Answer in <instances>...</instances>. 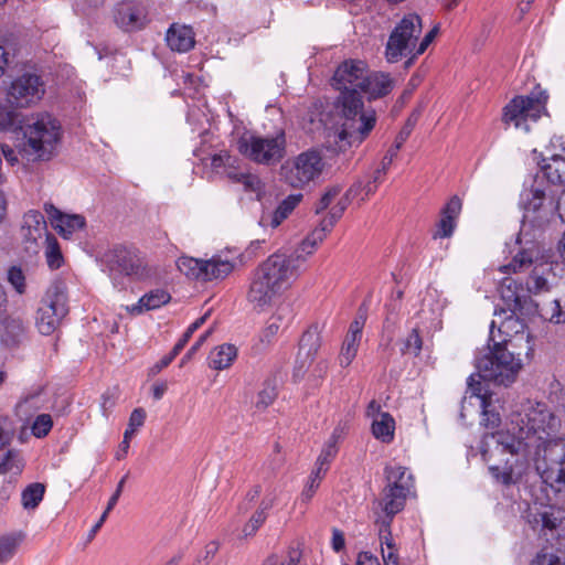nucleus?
Returning <instances> with one entry per match:
<instances>
[{
    "label": "nucleus",
    "instance_id": "nucleus-1",
    "mask_svg": "<svg viewBox=\"0 0 565 565\" xmlns=\"http://www.w3.org/2000/svg\"><path fill=\"white\" fill-rule=\"evenodd\" d=\"M561 419L543 402L527 399L510 415L508 428L484 436L481 455L491 477L515 484L533 461L543 482L565 488V438L557 437Z\"/></svg>",
    "mask_w": 565,
    "mask_h": 565
},
{
    "label": "nucleus",
    "instance_id": "nucleus-2",
    "mask_svg": "<svg viewBox=\"0 0 565 565\" xmlns=\"http://www.w3.org/2000/svg\"><path fill=\"white\" fill-rule=\"evenodd\" d=\"M367 66L363 61L343 62L334 72L332 85L340 92L338 103L343 117L342 129L338 134L340 142L361 143L376 122L373 110H363L361 89L366 81Z\"/></svg>",
    "mask_w": 565,
    "mask_h": 565
},
{
    "label": "nucleus",
    "instance_id": "nucleus-3",
    "mask_svg": "<svg viewBox=\"0 0 565 565\" xmlns=\"http://www.w3.org/2000/svg\"><path fill=\"white\" fill-rule=\"evenodd\" d=\"M300 258L276 253L259 264L250 279L248 303L255 310L269 307L299 276Z\"/></svg>",
    "mask_w": 565,
    "mask_h": 565
},
{
    "label": "nucleus",
    "instance_id": "nucleus-4",
    "mask_svg": "<svg viewBox=\"0 0 565 565\" xmlns=\"http://www.w3.org/2000/svg\"><path fill=\"white\" fill-rule=\"evenodd\" d=\"M515 347L513 339L493 341V348L476 359L478 377L505 386L513 383L522 369L521 353L514 352Z\"/></svg>",
    "mask_w": 565,
    "mask_h": 565
},
{
    "label": "nucleus",
    "instance_id": "nucleus-5",
    "mask_svg": "<svg viewBox=\"0 0 565 565\" xmlns=\"http://www.w3.org/2000/svg\"><path fill=\"white\" fill-rule=\"evenodd\" d=\"M501 300L509 312H519L521 316H540L555 323L565 322V305L557 298L547 303H539L527 295L526 288L513 277H504L500 284Z\"/></svg>",
    "mask_w": 565,
    "mask_h": 565
},
{
    "label": "nucleus",
    "instance_id": "nucleus-6",
    "mask_svg": "<svg viewBox=\"0 0 565 565\" xmlns=\"http://www.w3.org/2000/svg\"><path fill=\"white\" fill-rule=\"evenodd\" d=\"M23 143L19 153L26 160H49L55 153L61 139V126L49 114L39 115L35 120L25 128Z\"/></svg>",
    "mask_w": 565,
    "mask_h": 565
},
{
    "label": "nucleus",
    "instance_id": "nucleus-7",
    "mask_svg": "<svg viewBox=\"0 0 565 565\" xmlns=\"http://www.w3.org/2000/svg\"><path fill=\"white\" fill-rule=\"evenodd\" d=\"M287 140L284 129L274 134H245L237 140L238 152L248 160L271 167L286 156Z\"/></svg>",
    "mask_w": 565,
    "mask_h": 565
},
{
    "label": "nucleus",
    "instance_id": "nucleus-8",
    "mask_svg": "<svg viewBox=\"0 0 565 565\" xmlns=\"http://www.w3.org/2000/svg\"><path fill=\"white\" fill-rule=\"evenodd\" d=\"M423 31L422 19L416 13L406 14L392 30L386 46L385 58L388 63H397L407 57V66L416 58L418 40Z\"/></svg>",
    "mask_w": 565,
    "mask_h": 565
},
{
    "label": "nucleus",
    "instance_id": "nucleus-9",
    "mask_svg": "<svg viewBox=\"0 0 565 565\" xmlns=\"http://www.w3.org/2000/svg\"><path fill=\"white\" fill-rule=\"evenodd\" d=\"M324 161L320 151L308 149L288 158L279 169L280 179L295 189H303L323 172Z\"/></svg>",
    "mask_w": 565,
    "mask_h": 565
},
{
    "label": "nucleus",
    "instance_id": "nucleus-10",
    "mask_svg": "<svg viewBox=\"0 0 565 565\" xmlns=\"http://www.w3.org/2000/svg\"><path fill=\"white\" fill-rule=\"evenodd\" d=\"M68 313L66 286L53 282L46 290L35 315V327L41 334H52Z\"/></svg>",
    "mask_w": 565,
    "mask_h": 565
},
{
    "label": "nucleus",
    "instance_id": "nucleus-11",
    "mask_svg": "<svg viewBox=\"0 0 565 565\" xmlns=\"http://www.w3.org/2000/svg\"><path fill=\"white\" fill-rule=\"evenodd\" d=\"M548 95L540 86L527 96L514 97L503 109V121L524 132L530 131L529 121H536L545 111Z\"/></svg>",
    "mask_w": 565,
    "mask_h": 565
},
{
    "label": "nucleus",
    "instance_id": "nucleus-12",
    "mask_svg": "<svg viewBox=\"0 0 565 565\" xmlns=\"http://www.w3.org/2000/svg\"><path fill=\"white\" fill-rule=\"evenodd\" d=\"M45 94V83L33 72H24L10 81L4 88L6 102L21 109L35 106Z\"/></svg>",
    "mask_w": 565,
    "mask_h": 565
},
{
    "label": "nucleus",
    "instance_id": "nucleus-13",
    "mask_svg": "<svg viewBox=\"0 0 565 565\" xmlns=\"http://www.w3.org/2000/svg\"><path fill=\"white\" fill-rule=\"evenodd\" d=\"M51 236L47 233L44 216L40 212L32 210L24 214L21 237L23 249L30 257L38 255Z\"/></svg>",
    "mask_w": 565,
    "mask_h": 565
},
{
    "label": "nucleus",
    "instance_id": "nucleus-14",
    "mask_svg": "<svg viewBox=\"0 0 565 565\" xmlns=\"http://www.w3.org/2000/svg\"><path fill=\"white\" fill-rule=\"evenodd\" d=\"M107 268L113 277L117 274L136 278L147 275L145 260L135 252L126 248H115L107 256Z\"/></svg>",
    "mask_w": 565,
    "mask_h": 565
},
{
    "label": "nucleus",
    "instance_id": "nucleus-15",
    "mask_svg": "<svg viewBox=\"0 0 565 565\" xmlns=\"http://www.w3.org/2000/svg\"><path fill=\"white\" fill-rule=\"evenodd\" d=\"M115 23L124 31H136L142 29L147 20L145 7L134 2H121L114 11Z\"/></svg>",
    "mask_w": 565,
    "mask_h": 565
},
{
    "label": "nucleus",
    "instance_id": "nucleus-16",
    "mask_svg": "<svg viewBox=\"0 0 565 565\" xmlns=\"http://www.w3.org/2000/svg\"><path fill=\"white\" fill-rule=\"evenodd\" d=\"M546 189L535 181L530 188L524 189L521 193L520 205L524 210V220L531 223L540 222L542 220L539 213L545 212L546 206Z\"/></svg>",
    "mask_w": 565,
    "mask_h": 565
},
{
    "label": "nucleus",
    "instance_id": "nucleus-17",
    "mask_svg": "<svg viewBox=\"0 0 565 565\" xmlns=\"http://www.w3.org/2000/svg\"><path fill=\"white\" fill-rule=\"evenodd\" d=\"M497 320H493L490 326V340L495 341L493 328L499 323L498 332L505 339H512V335H520V340H523L524 331V319L531 316H521L519 312H509L505 309L494 311Z\"/></svg>",
    "mask_w": 565,
    "mask_h": 565
},
{
    "label": "nucleus",
    "instance_id": "nucleus-18",
    "mask_svg": "<svg viewBox=\"0 0 565 565\" xmlns=\"http://www.w3.org/2000/svg\"><path fill=\"white\" fill-rule=\"evenodd\" d=\"M321 344V337L318 327L309 328L301 337L299 342V356L305 355V360L299 366H296L295 375H302L307 365L311 363Z\"/></svg>",
    "mask_w": 565,
    "mask_h": 565
},
{
    "label": "nucleus",
    "instance_id": "nucleus-19",
    "mask_svg": "<svg viewBox=\"0 0 565 565\" xmlns=\"http://www.w3.org/2000/svg\"><path fill=\"white\" fill-rule=\"evenodd\" d=\"M408 493L409 491L406 490V486H386L380 502L385 513L384 518L393 519L404 508Z\"/></svg>",
    "mask_w": 565,
    "mask_h": 565
},
{
    "label": "nucleus",
    "instance_id": "nucleus-20",
    "mask_svg": "<svg viewBox=\"0 0 565 565\" xmlns=\"http://www.w3.org/2000/svg\"><path fill=\"white\" fill-rule=\"evenodd\" d=\"M168 46L172 51L188 52L194 46V33L190 26L172 24L166 34Z\"/></svg>",
    "mask_w": 565,
    "mask_h": 565
},
{
    "label": "nucleus",
    "instance_id": "nucleus-21",
    "mask_svg": "<svg viewBox=\"0 0 565 565\" xmlns=\"http://www.w3.org/2000/svg\"><path fill=\"white\" fill-rule=\"evenodd\" d=\"M394 87V79L385 73L367 71L366 81L361 92L369 95L370 99L383 97L391 93Z\"/></svg>",
    "mask_w": 565,
    "mask_h": 565
},
{
    "label": "nucleus",
    "instance_id": "nucleus-22",
    "mask_svg": "<svg viewBox=\"0 0 565 565\" xmlns=\"http://www.w3.org/2000/svg\"><path fill=\"white\" fill-rule=\"evenodd\" d=\"M561 512L554 507H532L529 509L527 519L534 529L554 530L561 522Z\"/></svg>",
    "mask_w": 565,
    "mask_h": 565
},
{
    "label": "nucleus",
    "instance_id": "nucleus-23",
    "mask_svg": "<svg viewBox=\"0 0 565 565\" xmlns=\"http://www.w3.org/2000/svg\"><path fill=\"white\" fill-rule=\"evenodd\" d=\"M169 292L163 289H154L142 296L136 305H132L128 310L132 315H140L145 311L154 310L170 301Z\"/></svg>",
    "mask_w": 565,
    "mask_h": 565
},
{
    "label": "nucleus",
    "instance_id": "nucleus-24",
    "mask_svg": "<svg viewBox=\"0 0 565 565\" xmlns=\"http://www.w3.org/2000/svg\"><path fill=\"white\" fill-rule=\"evenodd\" d=\"M234 269V264L220 256H214L203 262L202 280L209 281L213 279H223L228 276Z\"/></svg>",
    "mask_w": 565,
    "mask_h": 565
},
{
    "label": "nucleus",
    "instance_id": "nucleus-25",
    "mask_svg": "<svg viewBox=\"0 0 565 565\" xmlns=\"http://www.w3.org/2000/svg\"><path fill=\"white\" fill-rule=\"evenodd\" d=\"M275 501L276 497L274 494H268L262 500L258 509L243 527L245 536H253L264 524L267 519V512L274 507Z\"/></svg>",
    "mask_w": 565,
    "mask_h": 565
},
{
    "label": "nucleus",
    "instance_id": "nucleus-26",
    "mask_svg": "<svg viewBox=\"0 0 565 565\" xmlns=\"http://www.w3.org/2000/svg\"><path fill=\"white\" fill-rule=\"evenodd\" d=\"M542 171L552 184H565V160L557 154H551L543 159Z\"/></svg>",
    "mask_w": 565,
    "mask_h": 565
},
{
    "label": "nucleus",
    "instance_id": "nucleus-27",
    "mask_svg": "<svg viewBox=\"0 0 565 565\" xmlns=\"http://www.w3.org/2000/svg\"><path fill=\"white\" fill-rule=\"evenodd\" d=\"M536 254L533 247H522L509 264L501 266L499 269L503 274L525 271L532 266Z\"/></svg>",
    "mask_w": 565,
    "mask_h": 565
},
{
    "label": "nucleus",
    "instance_id": "nucleus-28",
    "mask_svg": "<svg viewBox=\"0 0 565 565\" xmlns=\"http://www.w3.org/2000/svg\"><path fill=\"white\" fill-rule=\"evenodd\" d=\"M24 540L22 532H12L0 535V564L11 561Z\"/></svg>",
    "mask_w": 565,
    "mask_h": 565
},
{
    "label": "nucleus",
    "instance_id": "nucleus-29",
    "mask_svg": "<svg viewBox=\"0 0 565 565\" xmlns=\"http://www.w3.org/2000/svg\"><path fill=\"white\" fill-rule=\"evenodd\" d=\"M237 355V350L232 344H223L213 350L210 354V366L215 370L228 367Z\"/></svg>",
    "mask_w": 565,
    "mask_h": 565
},
{
    "label": "nucleus",
    "instance_id": "nucleus-30",
    "mask_svg": "<svg viewBox=\"0 0 565 565\" xmlns=\"http://www.w3.org/2000/svg\"><path fill=\"white\" fill-rule=\"evenodd\" d=\"M395 423L388 413H382L379 418L372 423L373 436L383 441L391 443L394 437Z\"/></svg>",
    "mask_w": 565,
    "mask_h": 565
},
{
    "label": "nucleus",
    "instance_id": "nucleus-31",
    "mask_svg": "<svg viewBox=\"0 0 565 565\" xmlns=\"http://www.w3.org/2000/svg\"><path fill=\"white\" fill-rule=\"evenodd\" d=\"M302 200V194H291L280 202L275 212L269 215L268 225L278 227Z\"/></svg>",
    "mask_w": 565,
    "mask_h": 565
},
{
    "label": "nucleus",
    "instance_id": "nucleus-32",
    "mask_svg": "<svg viewBox=\"0 0 565 565\" xmlns=\"http://www.w3.org/2000/svg\"><path fill=\"white\" fill-rule=\"evenodd\" d=\"M20 108L10 106L6 100L0 103V130H15L21 127Z\"/></svg>",
    "mask_w": 565,
    "mask_h": 565
},
{
    "label": "nucleus",
    "instance_id": "nucleus-33",
    "mask_svg": "<svg viewBox=\"0 0 565 565\" xmlns=\"http://www.w3.org/2000/svg\"><path fill=\"white\" fill-rule=\"evenodd\" d=\"M45 486L41 482H33L24 488L21 493V503L25 510H34L43 500Z\"/></svg>",
    "mask_w": 565,
    "mask_h": 565
},
{
    "label": "nucleus",
    "instance_id": "nucleus-34",
    "mask_svg": "<svg viewBox=\"0 0 565 565\" xmlns=\"http://www.w3.org/2000/svg\"><path fill=\"white\" fill-rule=\"evenodd\" d=\"M24 467V460L21 454L10 449L0 456V473L19 475Z\"/></svg>",
    "mask_w": 565,
    "mask_h": 565
},
{
    "label": "nucleus",
    "instance_id": "nucleus-35",
    "mask_svg": "<svg viewBox=\"0 0 565 565\" xmlns=\"http://www.w3.org/2000/svg\"><path fill=\"white\" fill-rule=\"evenodd\" d=\"M84 225H85V218L82 215L63 214L62 216H60V218L56 222V225L54 227L58 231V233L62 236L67 238L75 231L83 228Z\"/></svg>",
    "mask_w": 565,
    "mask_h": 565
},
{
    "label": "nucleus",
    "instance_id": "nucleus-36",
    "mask_svg": "<svg viewBox=\"0 0 565 565\" xmlns=\"http://www.w3.org/2000/svg\"><path fill=\"white\" fill-rule=\"evenodd\" d=\"M203 262L204 259L182 256L178 259L177 266L189 278L202 280Z\"/></svg>",
    "mask_w": 565,
    "mask_h": 565
},
{
    "label": "nucleus",
    "instance_id": "nucleus-37",
    "mask_svg": "<svg viewBox=\"0 0 565 565\" xmlns=\"http://www.w3.org/2000/svg\"><path fill=\"white\" fill-rule=\"evenodd\" d=\"M385 475L387 486H406V490L411 491V488L413 487V478L407 473V469L405 467H386Z\"/></svg>",
    "mask_w": 565,
    "mask_h": 565
},
{
    "label": "nucleus",
    "instance_id": "nucleus-38",
    "mask_svg": "<svg viewBox=\"0 0 565 565\" xmlns=\"http://www.w3.org/2000/svg\"><path fill=\"white\" fill-rule=\"evenodd\" d=\"M227 177L234 182L242 183L247 191L255 192L257 194L263 191L264 184L256 174L228 171Z\"/></svg>",
    "mask_w": 565,
    "mask_h": 565
},
{
    "label": "nucleus",
    "instance_id": "nucleus-39",
    "mask_svg": "<svg viewBox=\"0 0 565 565\" xmlns=\"http://www.w3.org/2000/svg\"><path fill=\"white\" fill-rule=\"evenodd\" d=\"M360 342V339L345 335L339 354V364L342 367H347L352 363L356 356Z\"/></svg>",
    "mask_w": 565,
    "mask_h": 565
},
{
    "label": "nucleus",
    "instance_id": "nucleus-40",
    "mask_svg": "<svg viewBox=\"0 0 565 565\" xmlns=\"http://www.w3.org/2000/svg\"><path fill=\"white\" fill-rule=\"evenodd\" d=\"M47 266L57 269L63 264V256L56 238L52 235L43 245Z\"/></svg>",
    "mask_w": 565,
    "mask_h": 565
},
{
    "label": "nucleus",
    "instance_id": "nucleus-41",
    "mask_svg": "<svg viewBox=\"0 0 565 565\" xmlns=\"http://www.w3.org/2000/svg\"><path fill=\"white\" fill-rule=\"evenodd\" d=\"M146 419V412L142 408H135L129 417L128 427L124 433V448H129L130 439L137 431L139 427H141Z\"/></svg>",
    "mask_w": 565,
    "mask_h": 565
},
{
    "label": "nucleus",
    "instance_id": "nucleus-42",
    "mask_svg": "<svg viewBox=\"0 0 565 565\" xmlns=\"http://www.w3.org/2000/svg\"><path fill=\"white\" fill-rule=\"evenodd\" d=\"M526 291L527 295L532 298V296H540L544 292L550 291V284L547 279L539 274L537 269L535 268L532 273V275L529 277L526 281Z\"/></svg>",
    "mask_w": 565,
    "mask_h": 565
},
{
    "label": "nucleus",
    "instance_id": "nucleus-43",
    "mask_svg": "<svg viewBox=\"0 0 565 565\" xmlns=\"http://www.w3.org/2000/svg\"><path fill=\"white\" fill-rule=\"evenodd\" d=\"M277 397L276 385L271 381H266L263 388L258 392L255 406L257 409H266Z\"/></svg>",
    "mask_w": 565,
    "mask_h": 565
},
{
    "label": "nucleus",
    "instance_id": "nucleus-44",
    "mask_svg": "<svg viewBox=\"0 0 565 565\" xmlns=\"http://www.w3.org/2000/svg\"><path fill=\"white\" fill-rule=\"evenodd\" d=\"M476 376L477 375L472 374L468 379V390L471 392V396L469 397V399H471L472 397H476L478 399L479 404H481V398L490 399V396H488L487 394H482V390H483L482 383L480 380H476ZM467 403H468V398L465 397L462 399L461 411H460L461 419H465V417H466L465 411H466ZM469 403H470V401H469Z\"/></svg>",
    "mask_w": 565,
    "mask_h": 565
},
{
    "label": "nucleus",
    "instance_id": "nucleus-45",
    "mask_svg": "<svg viewBox=\"0 0 565 565\" xmlns=\"http://www.w3.org/2000/svg\"><path fill=\"white\" fill-rule=\"evenodd\" d=\"M491 402L489 398H481L479 407L482 409L481 424L487 428H495L501 423L500 414L490 409Z\"/></svg>",
    "mask_w": 565,
    "mask_h": 565
},
{
    "label": "nucleus",
    "instance_id": "nucleus-46",
    "mask_svg": "<svg viewBox=\"0 0 565 565\" xmlns=\"http://www.w3.org/2000/svg\"><path fill=\"white\" fill-rule=\"evenodd\" d=\"M52 426H53V420H52L51 415L40 414L34 419V422L31 426V431L35 437L42 438V437H45L50 433V430L52 429Z\"/></svg>",
    "mask_w": 565,
    "mask_h": 565
},
{
    "label": "nucleus",
    "instance_id": "nucleus-47",
    "mask_svg": "<svg viewBox=\"0 0 565 565\" xmlns=\"http://www.w3.org/2000/svg\"><path fill=\"white\" fill-rule=\"evenodd\" d=\"M236 161H237V159L232 157L227 152H220L212 157L211 166L215 170L223 168L224 172L227 174L228 171H236L235 170Z\"/></svg>",
    "mask_w": 565,
    "mask_h": 565
},
{
    "label": "nucleus",
    "instance_id": "nucleus-48",
    "mask_svg": "<svg viewBox=\"0 0 565 565\" xmlns=\"http://www.w3.org/2000/svg\"><path fill=\"white\" fill-rule=\"evenodd\" d=\"M548 398L554 404L556 411L565 415V387L559 382L551 385Z\"/></svg>",
    "mask_w": 565,
    "mask_h": 565
},
{
    "label": "nucleus",
    "instance_id": "nucleus-49",
    "mask_svg": "<svg viewBox=\"0 0 565 565\" xmlns=\"http://www.w3.org/2000/svg\"><path fill=\"white\" fill-rule=\"evenodd\" d=\"M423 341L420 335L418 334V331L416 329H413L412 332L407 335L406 340L404 341V348L402 349V352L404 354H413L418 355L422 350Z\"/></svg>",
    "mask_w": 565,
    "mask_h": 565
},
{
    "label": "nucleus",
    "instance_id": "nucleus-50",
    "mask_svg": "<svg viewBox=\"0 0 565 565\" xmlns=\"http://www.w3.org/2000/svg\"><path fill=\"white\" fill-rule=\"evenodd\" d=\"M321 242L322 241H316L313 238V232L301 242L299 248L296 250V254L292 255V256L301 255V258L299 262V268L301 267V264L306 260V256L311 255L313 253V250L316 249L317 245Z\"/></svg>",
    "mask_w": 565,
    "mask_h": 565
},
{
    "label": "nucleus",
    "instance_id": "nucleus-51",
    "mask_svg": "<svg viewBox=\"0 0 565 565\" xmlns=\"http://www.w3.org/2000/svg\"><path fill=\"white\" fill-rule=\"evenodd\" d=\"M8 280L19 294L25 291V277L21 268L11 267L8 270Z\"/></svg>",
    "mask_w": 565,
    "mask_h": 565
},
{
    "label": "nucleus",
    "instance_id": "nucleus-52",
    "mask_svg": "<svg viewBox=\"0 0 565 565\" xmlns=\"http://www.w3.org/2000/svg\"><path fill=\"white\" fill-rule=\"evenodd\" d=\"M393 519L390 518H381L376 521L379 525V541L381 545V550H384V544L393 540L391 523Z\"/></svg>",
    "mask_w": 565,
    "mask_h": 565
},
{
    "label": "nucleus",
    "instance_id": "nucleus-53",
    "mask_svg": "<svg viewBox=\"0 0 565 565\" xmlns=\"http://www.w3.org/2000/svg\"><path fill=\"white\" fill-rule=\"evenodd\" d=\"M13 435L12 423L7 417H0V449L11 443Z\"/></svg>",
    "mask_w": 565,
    "mask_h": 565
},
{
    "label": "nucleus",
    "instance_id": "nucleus-54",
    "mask_svg": "<svg viewBox=\"0 0 565 565\" xmlns=\"http://www.w3.org/2000/svg\"><path fill=\"white\" fill-rule=\"evenodd\" d=\"M25 326L20 318H7L4 320V330L8 334L12 335V340H15L19 335L24 332Z\"/></svg>",
    "mask_w": 565,
    "mask_h": 565
},
{
    "label": "nucleus",
    "instance_id": "nucleus-55",
    "mask_svg": "<svg viewBox=\"0 0 565 565\" xmlns=\"http://www.w3.org/2000/svg\"><path fill=\"white\" fill-rule=\"evenodd\" d=\"M456 226V221L449 216L441 215V218L437 225V231L434 234V238L437 237H450Z\"/></svg>",
    "mask_w": 565,
    "mask_h": 565
},
{
    "label": "nucleus",
    "instance_id": "nucleus-56",
    "mask_svg": "<svg viewBox=\"0 0 565 565\" xmlns=\"http://www.w3.org/2000/svg\"><path fill=\"white\" fill-rule=\"evenodd\" d=\"M281 327V317L273 316L267 321V324L263 331L262 340L270 341L273 337L277 334Z\"/></svg>",
    "mask_w": 565,
    "mask_h": 565
},
{
    "label": "nucleus",
    "instance_id": "nucleus-57",
    "mask_svg": "<svg viewBox=\"0 0 565 565\" xmlns=\"http://www.w3.org/2000/svg\"><path fill=\"white\" fill-rule=\"evenodd\" d=\"M550 156L557 154L565 160V134L555 135L550 142Z\"/></svg>",
    "mask_w": 565,
    "mask_h": 565
},
{
    "label": "nucleus",
    "instance_id": "nucleus-58",
    "mask_svg": "<svg viewBox=\"0 0 565 565\" xmlns=\"http://www.w3.org/2000/svg\"><path fill=\"white\" fill-rule=\"evenodd\" d=\"M218 551V543L217 542H210L205 545L203 552L201 555H199L198 561L194 565H207L212 561V558L215 556V554Z\"/></svg>",
    "mask_w": 565,
    "mask_h": 565
},
{
    "label": "nucleus",
    "instance_id": "nucleus-59",
    "mask_svg": "<svg viewBox=\"0 0 565 565\" xmlns=\"http://www.w3.org/2000/svg\"><path fill=\"white\" fill-rule=\"evenodd\" d=\"M461 200L457 195H455L446 204L441 212V215L449 216L451 220L456 221L461 211Z\"/></svg>",
    "mask_w": 565,
    "mask_h": 565
},
{
    "label": "nucleus",
    "instance_id": "nucleus-60",
    "mask_svg": "<svg viewBox=\"0 0 565 565\" xmlns=\"http://www.w3.org/2000/svg\"><path fill=\"white\" fill-rule=\"evenodd\" d=\"M341 189L338 186L329 189L320 199L316 207V213H320L326 210L340 194Z\"/></svg>",
    "mask_w": 565,
    "mask_h": 565
},
{
    "label": "nucleus",
    "instance_id": "nucleus-61",
    "mask_svg": "<svg viewBox=\"0 0 565 565\" xmlns=\"http://www.w3.org/2000/svg\"><path fill=\"white\" fill-rule=\"evenodd\" d=\"M337 454L338 447L327 441L317 461L321 462V465H326L327 467H329L330 462L335 458Z\"/></svg>",
    "mask_w": 565,
    "mask_h": 565
},
{
    "label": "nucleus",
    "instance_id": "nucleus-62",
    "mask_svg": "<svg viewBox=\"0 0 565 565\" xmlns=\"http://www.w3.org/2000/svg\"><path fill=\"white\" fill-rule=\"evenodd\" d=\"M418 116L419 115L417 113H414L409 116L405 126L402 128V130L399 131V134L396 137V138H398V143H404L407 140V138L412 134V131L417 122Z\"/></svg>",
    "mask_w": 565,
    "mask_h": 565
},
{
    "label": "nucleus",
    "instance_id": "nucleus-63",
    "mask_svg": "<svg viewBox=\"0 0 565 565\" xmlns=\"http://www.w3.org/2000/svg\"><path fill=\"white\" fill-rule=\"evenodd\" d=\"M335 222L329 216L327 218H323L320 223V226L316 228L313 232V238L316 241H323L327 236V233L331 231V228L334 226Z\"/></svg>",
    "mask_w": 565,
    "mask_h": 565
},
{
    "label": "nucleus",
    "instance_id": "nucleus-64",
    "mask_svg": "<svg viewBox=\"0 0 565 565\" xmlns=\"http://www.w3.org/2000/svg\"><path fill=\"white\" fill-rule=\"evenodd\" d=\"M531 565H565V558L561 559L555 555H542L537 556Z\"/></svg>",
    "mask_w": 565,
    "mask_h": 565
}]
</instances>
